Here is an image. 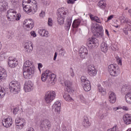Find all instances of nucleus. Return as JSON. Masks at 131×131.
I'll list each match as a JSON object with an SVG mask.
<instances>
[{"label": "nucleus", "mask_w": 131, "mask_h": 131, "mask_svg": "<svg viewBox=\"0 0 131 131\" xmlns=\"http://www.w3.org/2000/svg\"><path fill=\"white\" fill-rule=\"evenodd\" d=\"M18 111H19V108H18L17 107L14 108V110H13V114H14V115L17 114V113H18Z\"/></svg>", "instance_id": "nucleus-53"}, {"label": "nucleus", "mask_w": 131, "mask_h": 131, "mask_svg": "<svg viewBox=\"0 0 131 131\" xmlns=\"http://www.w3.org/2000/svg\"><path fill=\"white\" fill-rule=\"evenodd\" d=\"M98 6L99 8H101V9H105V8H106V3H105V1L101 0L99 2Z\"/></svg>", "instance_id": "nucleus-36"}, {"label": "nucleus", "mask_w": 131, "mask_h": 131, "mask_svg": "<svg viewBox=\"0 0 131 131\" xmlns=\"http://www.w3.org/2000/svg\"><path fill=\"white\" fill-rule=\"evenodd\" d=\"M123 32L125 34V35H128V32L127 31V30H126V29H123Z\"/></svg>", "instance_id": "nucleus-54"}, {"label": "nucleus", "mask_w": 131, "mask_h": 131, "mask_svg": "<svg viewBox=\"0 0 131 131\" xmlns=\"http://www.w3.org/2000/svg\"><path fill=\"white\" fill-rule=\"evenodd\" d=\"M15 122L16 125V127L17 128H18V129H22V128H23L24 127V125L26 124L25 120L19 117H17L15 119Z\"/></svg>", "instance_id": "nucleus-11"}, {"label": "nucleus", "mask_w": 131, "mask_h": 131, "mask_svg": "<svg viewBox=\"0 0 131 131\" xmlns=\"http://www.w3.org/2000/svg\"><path fill=\"white\" fill-rule=\"evenodd\" d=\"M89 16L90 19H91L92 21H95V22H97V23H102L101 20H100V18H99L98 16H94L92 14H90Z\"/></svg>", "instance_id": "nucleus-33"}, {"label": "nucleus", "mask_w": 131, "mask_h": 131, "mask_svg": "<svg viewBox=\"0 0 131 131\" xmlns=\"http://www.w3.org/2000/svg\"><path fill=\"white\" fill-rule=\"evenodd\" d=\"M25 112L26 114H32L33 113V110L31 108H26Z\"/></svg>", "instance_id": "nucleus-43"}, {"label": "nucleus", "mask_w": 131, "mask_h": 131, "mask_svg": "<svg viewBox=\"0 0 131 131\" xmlns=\"http://www.w3.org/2000/svg\"><path fill=\"white\" fill-rule=\"evenodd\" d=\"M71 23H72V17L68 16L67 19V23L65 27L66 30L68 31L71 27Z\"/></svg>", "instance_id": "nucleus-30"}, {"label": "nucleus", "mask_w": 131, "mask_h": 131, "mask_svg": "<svg viewBox=\"0 0 131 131\" xmlns=\"http://www.w3.org/2000/svg\"><path fill=\"white\" fill-rule=\"evenodd\" d=\"M74 3H75V2H74V0H67V4L73 5Z\"/></svg>", "instance_id": "nucleus-52"}, {"label": "nucleus", "mask_w": 131, "mask_h": 131, "mask_svg": "<svg viewBox=\"0 0 131 131\" xmlns=\"http://www.w3.org/2000/svg\"><path fill=\"white\" fill-rule=\"evenodd\" d=\"M130 85H124L121 89V92L122 94H128L130 93L131 94V89H130Z\"/></svg>", "instance_id": "nucleus-27"}, {"label": "nucleus", "mask_w": 131, "mask_h": 131, "mask_svg": "<svg viewBox=\"0 0 131 131\" xmlns=\"http://www.w3.org/2000/svg\"><path fill=\"white\" fill-rule=\"evenodd\" d=\"M70 75L72 77H74V72L73 71V69H71L70 71Z\"/></svg>", "instance_id": "nucleus-51"}, {"label": "nucleus", "mask_w": 131, "mask_h": 131, "mask_svg": "<svg viewBox=\"0 0 131 131\" xmlns=\"http://www.w3.org/2000/svg\"><path fill=\"white\" fill-rule=\"evenodd\" d=\"M89 54V51L86 47L83 46L81 47L79 51V56L81 58V59H85L86 56Z\"/></svg>", "instance_id": "nucleus-16"}, {"label": "nucleus", "mask_w": 131, "mask_h": 131, "mask_svg": "<svg viewBox=\"0 0 131 131\" xmlns=\"http://www.w3.org/2000/svg\"><path fill=\"white\" fill-rule=\"evenodd\" d=\"M125 98L127 103H129V104H131V93H128L126 94L125 96Z\"/></svg>", "instance_id": "nucleus-37"}, {"label": "nucleus", "mask_w": 131, "mask_h": 131, "mask_svg": "<svg viewBox=\"0 0 131 131\" xmlns=\"http://www.w3.org/2000/svg\"><path fill=\"white\" fill-rule=\"evenodd\" d=\"M122 109L123 110H125V111H127L129 110V108L127 107V106H123Z\"/></svg>", "instance_id": "nucleus-58"}, {"label": "nucleus", "mask_w": 131, "mask_h": 131, "mask_svg": "<svg viewBox=\"0 0 131 131\" xmlns=\"http://www.w3.org/2000/svg\"><path fill=\"white\" fill-rule=\"evenodd\" d=\"M35 70V68L32 66V62L29 60H27L24 63L23 70Z\"/></svg>", "instance_id": "nucleus-19"}, {"label": "nucleus", "mask_w": 131, "mask_h": 131, "mask_svg": "<svg viewBox=\"0 0 131 131\" xmlns=\"http://www.w3.org/2000/svg\"><path fill=\"white\" fill-rule=\"evenodd\" d=\"M11 3L14 8H17L19 6L18 0H11Z\"/></svg>", "instance_id": "nucleus-41"}, {"label": "nucleus", "mask_w": 131, "mask_h": 131, "mask_svg": "<svg viewBox=\"0 0 131 131\" xmlns=\"http://www.w3.org/2000/svg\"><path fill=\"white\" fill-rule=\"evenodd\" d=\"M105 34L109 36V31H108V30L106 29L105 30Z\"/></svg>", "instance_id": "nucleus-62"}, {"label": "nucleus", "mask_w": 131, "mask_h": 131, "mask_svg": "<svg viewBox=\"0 0 131 131\" xmlns=\"http://www.w3.org/2000/svg\"><path fill=\"white\" fill-rule=\"evenodd\" d=\"M88 73L90 76H96L97 75V71L94 66H89L88 68Z\"/></svg>", "instance_id": "nucleus-22"}, {"label": "nucleus", "mask_w": 131, "mask_h": 131, "mask_svg": "<svg viewBox=\"0 0 131 131\" xmlns=\"http://www.w3.org/2000/svg\"><path fill=\"white\" fill-rule=\"evenodd\" d=\"M39 16L41 17V18H43V17H45V12L41 11L39 14Z\"/></svg>", "instance_id": "nucleus-55"}, {"label": "nucleus", "mask_w": 131, "mask_h": 131, "mask_svg": "<svg viewBox=\"0 0 131 131\" xmlns=\"http://www.w3.org/2000/svg\"><path fill=\"white\" fill-rule=\"evenodd\" d=\"M42 81H47L49 83L50 85H54L57 79H56V75L49 70H46L41 75Z\"/></svg>", "instance_id": "nucleus-1"}, {"label": "nucleus", "mask_w": 131, "mask_h": 131, "mask_svg": "<svg viewBox=\"0 0 131 131\" xmlns=\"http://www.w3.org/2000/svg\"><path fill=\"white\" fill-rule=\"evenodd\" d=\"M92 31L95 37H102L103 36V27L99 25H93Z\"/></svg>", "instance_id": "nucleus-2"}, {"label": "nucleus", "mask_w": 131, "mask_h": 131, "mask_svg": "<svg viewBox=\"0 0 131 131\" xmlns=\"http://www.w3.org/2000/svg\"><path fill=\"white\" fill-rule=\"evenodd\" d=\"M23 9L24 11H26L27 14L32 15V14H35V12L37 11V3L35 4H31L24 7Z\"/></svg>", "instance_id": "nucleus-7"}, {"label": "nucleus", "mask_w": 131, "mask_h": 131, "mask_svg": "<svg viewBox=\"0 0 131 131\" xmlns=\"http://www.w3.org/2000/svg\"><path fill=\"white\" fill-rule=\"evenodd\" d=\"M2 124L5 127H10L13 124V121L11 118L7 117L2 120Z\"/></svg>", "instance_id": "nucleus-18"}, {"label": "nucleus", "mask_w": 131, "mask_h": 131, "mask_svg": "<svg viewBox=\"0 0 131 131\" xmlns=\"http://www.w3.org/2000/svg\"><path fill=\"white\" fill-rule=\"evenodd\" d=\"M108 71L112 76H117L119 73L118 66L115 64H110L108 67Z\"/></svg>", "instance_id": "nucleus-9"}, {"label": "nucleus", "mask_w": 131, "mask_h": 131, "mask_svg": "<svg viewBox=\"0 0 131 131\" xmlns=\"http://www.w3.org/2000/svg\"><path fill=\"white\" fill-rule=\"evenodd\" d=\"M7 17L8 20L13 22V21H15V16L17 14V12L15 11L14 9H9L7 12Z\"/></svg>", "instance_id": "nucleus-12"}, {"label": "nucleus", "mask_w": 131, "mask_h": 131, "mask_svg": "<svg viewBox=\"0 0 131 131\" xmlns=\"http://www.w3.org/2000/svg\"><path fill=\"white\" fill-rule=\"evenodd\" d=\"M59 54H60L61 56H64V55H65V50H64L63 49H61L60 50H59Z\"/></svg>", "instance_id": "nucleus-49"}, {"label": "nucleus", "mask_w": 131, "mask_h": 131, "mask_svg": "<svg viewBox=\"0 0 131 131\" xmlns=\"http://www.w3.org/2000/svg\"><path fill=\"white\" fill-rule=\"evenodd\" d=\"M38 32L41 36L45 37H49V32L46 31L45 29H39L38 30Z\"/></svg>", "instance_id": "nucleus-31"}, {"label": "nucleus", "mask_w": 131, "mask_h": 131, "mask_svg": "<svg viewBox=\"0 0 131 131\" xmlns=\"http://www.w3.org/2000/svg\"><path fill=\"white\" fill-rule=\"evenodd\" d=\"M97 115L99 117V118H100V119H103V118H104L105 116H107V114H104V113H103V111H100L98 113Z\"/></svg>", "instance_id": "nucleus-39"}, {"label": "nucleus", "mask_w": 131, "mask_h": 131, "mask_svg": "<svg viewBox=\"0 0 131 131\" xmlns=\"http://www.w3.org/2000/svg\"><path fill=\"white\" fill-rule=\"evenodd\" d=\"M9 90L14 95H16L19 93L21 90L20 84L16 81H12L9 83Z\"/></svg>", "instance_id": "nucleus-4"}, {"label": "nucleus", "mask_w": 131, "mask_h": 131, "mask_svg": "<svg viewBox=\"0 0 131 131\" xmlns=\"http://www.w3.org/2000/svg\"><path fill=\"white\" fill-rule=\"evenodd\" d=\"M8 8H9V5L8 4V2L3 1L2 2H0V12H6L7 10H8Z\"/></svg>", "instance_id": "nucleus-21"}, {"label": "nucleus", "mask_w": 131, "mask_h": 131, "mask_svg": "<svg viewBox=\"0 0 131 131\" xmlns=\"http://www.w3.org/2000/svg\"><path fill=\"white\" fill-rule=\"evenodd\" d=\"M63 98L67 102H70V101L72 100V98L70 97V95L67 93L63 95Z\"/></svg>", "instance_id": "nucleus-38"}, {"label": "nucleus", "mask_w": 131, "mask_h": 131, "mask_svg": "<svg viewBox=\"0 0 131 131\" xmlns=\"http://www.w3.org/2000/svg\"><path fill=\"white\" fill-rule=\"evenodd\" d=\"M127 27L129 28V29H130L129 30L130 31L131 30V25H127Z\"/></svg>", "instance_id": "nucleus-64"}, {"label": "nucleus", "mask_w": 131, "mask_h": 131, "mask_svg": "<svg viewBox=\"0 0 131 131\" xmlns=\"http://www.w3.org/2000/svg\"><path fill=\"white\" fill-rule=\"evenodd\" d=\"M48 25H49V26H52V25H53V20H52V18H49Z\"/></svg>", "instance_id": "nucleus-48"}, {"label": "nucleus", "mask_w": 131, "mask_h": 131, "mask_svg": "<svg viewBox=\"0 0 131 131\" xmlns=\"http://www.w3.org/2000/svg\"><path fill=\"white\" fill-rule=\"evenodd\" d=\"M6 59V54H0V61H4Z\"/></svg>", "instance_id": "nucleus-45"}, {"label": "nucleus", "mask_w": 131, "mask_h": 131, "mask_svg": "<svg viewBox=\"0 0 131 131\" xmlns=\"http://www.w3.org/2000/svg\"><path fill=\"white\" fill-rule=\"evenodd\" d=\"M113 109L114 111H117V110H119V107H114Z\"/></svg>", "instance_id": "nucleus-61"}, {"label": "nucleus", "mask_w": 131, "mask_h": 131, "mask_svg": "<svg viewBox=\"0 0 131 131\" xmlns=\"http://www.w3.org/2000/svg\"><path fill=\"white\" fill-rule=\"evenodd\" d=\"M83 125L84 126V127H88L90 126V125H91V123H90V120L88 117H84Z\"/></svg>", "instance_id": "nucleus-32"}, {"label": "nucleus", "mask_w": 131, "mask_h": 131, "mask_svg": "<svg viewBox=\"0 0 131 131\" xmlns=\"http://www.w3.org/2000/svg\"><path fill=\"white\" fill-rule=\"evenodd\" d=\"M57 53L55 52V53L54 56V58H53L54 61H55V60H56V59H57Z\"/></svg>", "instance_id": "nucleus-60"}, {"label": "nucleus", "mask_w": 131, "mask_h": 131, "mask_svg": "<svg viewBox=\"0 0 131 131\" xmlns=\"http://www.w3.org/2000/svg\"><path fill=\"white\" fill-rule=\"evenodd\" d=\"M24 25H26L27 30H31L34 27V23L31 19H26L23 22Z\"/></svg>", "instance_id": "nucleus-14"}, {"label": "nucleus", "mask_w": 131, "mask_h": 131, "mask_svg": "<svg viewBox=\"0 0 131 131\" xmlns=\"http://www.w3.org/2000/svg\"><path fill=\"white\" fill-rule=\"evenodd\" d=\"M30 35L31 36H33V37H36V33L34 31H31Z\"/></svg>", "instance_id": "nucleus-47"}, {"label": "nucleus", "mask_w": 131, "mask_h": 131, "mask_svg": "<svg viewBox=\"0 0 131 131\" xmlns=\"http://www.w3.org/2000/svg\"><path fill=\"white\" fill-rule=\"evenodd\" d=\"M64 84L65 86L67 87L68 93H69V94H71V93H73V92H74V91H73L71 88L72 83H71L70 81L68 80H66L64 81Z\"/></svg>", "instance_id": "nucleus-26"}, {"label": "nucleus", "mask_w": 131, "mask_h": 131, "mask_svg": "<svg viewBox=\"0 0 131 131\" xmlns=\"http://www.w3.org/2000/svg\"><path fill=\"white\" fill-rule=\"evenodd\" d=\"M52 109L56 113H60L61 111V102L60 101H56L52 106Z\"/></svg>", "instance_id": "nucleus-23"}, {"label": "nucleus", "mask_w": 131, "mask_h": 131, "mask_svg": "<svg viewBox=\"0 0 131 131\" xmlns=\"http://www.w3.org/2000/svg\"><path fill=\"white\" fill-rule=\"evenodd\" d=\"M8 66L10 67V68H15L18 65V61H17V59L16 58L11 56L9 57L8 58Z\"/></svg>", "instance_id": "nucleus-17"}, {"label": "nucleus", "mask_w": 131, "mask_h": 131, "mask_svg": "<svg viewBox=\"0 0 131 131\" xmlns=\"http://www.w3.org/2000/svg\"><path fill=\"white\" fill-rule=\"evenodd\" d=\"M101 50L103 53H106L108 51V46L105 42H102L101 45Z\"/></svg>", "instance_id": "nucleus-35"}, {"label": "nucleus", "mask_w": 131, "mask_h": 131, "mask_svg": "<svg viewBox=\"0 0 131 131\" xmlns=\"http://www.w3.org/2000/svg\"><path fill=\"white\" fill-rule=\"evenodd\" d=\"M113 17H114V16L112 15L108 16L107 18V21H110V20H112V19H113Z\"/></svg>", "instance_id": "nucleus-56"}, {"label": "nucleus", "mask_w": 131, "mask_h": 131, "mask_svg": "<svg viewBox=\"0 0 131 131\" xmlns=\"http://www.w3.org/2000/svg\"><path fill=\"white\" fill-rule=\"evenodd\" d=\"M56 98V92L54 91H47L45 93V100L47 104L52 103Z\"/></svg>", "instance_id": "nucleus-5"}, {"label": "nucleus", "mask_w": 131, "mask_h": 131, "mask_svg": "<svg viewBox=\"0 0 131 131\" xmlns=\"http://www.w3.org/2000/svg\"><path fill=\"white\" fill-rule=\"evenodd\" d=\"M35 70L32 69L31 70H23V75L26 79H30L32 78V75L34 73Z\"/></svg>", "instance_id": "nucleus-13"}, {"label": "nucleus", "mask_w": 131, "mask_h": 131, "mask_svg": "<svg viewBox=\"0 0 131 131\" xmlns=\"http://www.w3.org/2000/svg\"><path fill=\"white\" fill-rule=\"evenodd\" d=\"M57 12V22L59 25H63L64 24V16H66V14L68 12L67 10H64V8H59L58 9Z\"/></svg>", "instance_id": "nucleus-3"}, {"label": "nucleus", "mask_w": 131, "mask_h": 131, "mask_svg": "<svg viewBox=\"0 0 131 131\" xmlns=\"http://www.w3.org/2000/svg\"><path fill=\"white\" fill-rule=\"evenodd\" d=\"M110 81H105V84H107L108 85H110V84H110Z\"/></svg>", "instance_id": "nucleus-63"}, {"label": "nucleus", "mask_w": 131, "mask_h": 131, "mask_svg": "<svg viewBox=\"0 0 131 131\" xmlns=\"http://www.w3.org/2000/svg\"><path fill=\"white\" fill-rule=\"evenodd\" d=\"M38 68L39 71H40V68H42V64L41 63H38Z\"/></svg>", "instance_id": "nucleus-57"}, {"label": "nucleus", "mask_w": 131, "mask_h": 131, "mask_svg": "<svg viewBox=\"0 0 131 131\" xmlns=\"http://www.w3.org/2000/svg\"><path fill=\"white\" fill-rule=\"evenodd\" d=\"M31 4L35 5V4H36V1L35 0H23V7L25 8V7L30 5Z\"/></svg>", "instance_id": "nucleus-28"}, {"label": "nucleus", "mask_w": 131, "mask_h": 131, "mask_svg": "<svg viewBox=\"0 0 131 131\" xmlns=\"http://www.w3.org/2000/svg\"><path fill=\"white\" fill-rule=\"evenodd\" d=\"M108 101L111 104H114L116 102V95L114 92L109 93Z\"/></svg>", "instance_id": "nucleus-25"}, {"label": "nucleus", "mask_w": 131, "mask_h": 131, "mask_svg": "<svg viewBox=\"0 0 131 131\" xmlns=\"http://www.w3.org/2000/svg\"><path fill=\"white\" fill-rule=\"evenodd\" d=\"M24 90L26 93L31 92L33 90V83L30 80H27L25 82Z\"/></svg>", "instance_id": "nucleus-15"}, {"label": "nucleus", "mask_w": 131, "mask_h": 131, "mask_svg": "<svg viewBox=\"0 0 131 131\" xmlns=\"http://www.w3.org/2000/svg\"><path fill=\"white\" fill-rule=\"evenodd\" d=\"M7 77H8L7 71L4 68L0 67V81L7 79Z\"/></svg>", "instance_id": "nucleus-20"}, {"label": "nucleus", "mask_w": 131, "mask_h": 131, "mask_svg": "<svg viewBox=\"0 0 131 131\" xmlns=\"http://www.w3.org/2000/svg\"><path fill=\"white\" fill-rule=\"evenodd\" d=\"M42 3L43 5H45V6L49 5V0H42Z\"/></svg>", "instance_id": "nucleus-50"}, {"label": "nucleus", "mask_w": 131, "mask_h": 131, "mask_svg": "<svg viewBox=\"0 0 131 131\" xmlns=\"http://www.w3.org/2000/svg\"><path fill=\"white\" fill-rule=\"evenodd\" d=\"M80 100L83 101V102H84L85 101V99H84V97L82 95H80Z\"/></svg>", "instance_id": "nucleus-59"}, {"label": "nucleus", "mask_w": 131, "mask_h": 131, "mask_svg": "<svg viewBox=\"0 0 131 131\" xmlns=\"http://www.w3.org/2000/svg\"><path fill=\"white\" fill-rule=\"evenodd\" d=\"M20 18H21V14H16L15 15V20H16L17 21H18V20H20Z\"/></svg>", "instance_id": "nucleus-46"}, {"label": "nucleus", "mask_w": 131, "mask_h": 131, "mask_svg": "<svg viewBox=\"0 0 131 131\" xmlns=\"http://www.w3.org/2000/svg\"><path fill=\"white\" fill-rule=\"evenodd\" d=\"M87 47L89 49H95L99 46L98 39L94 37L89 38L86 43Z\"/></svg>", "instance_id": "nucleus-8"}, {"label": "nucleus", "mask_w": 131, "mask_h": 131, "mask_svg": "<svg viewBox=\"0 0 131 131\" xmlns=\"http://www.w3.org/2000/svg\"><path fill=\"white\" fill-rule=\"evenodd\" d=\"M81 84L82 86H83L85 92H90V91H91L92 89L91 82H90L88 78L84 76L81 77Z\"/></svg>", "instance_id": "nucleus-6"}, {"label": "nucleus", "mask_w": 131, "mask_h": 131, "mask_svg": "<svg viewBox=\"0 0 131 131\" xmlns=\"http://www.w3.org/2000/svg\"><path fill=\"white\" fill-rule=\"evenodd\" d=\"M80 23H81V19H78L74 20L72 26L73 28H77L78 26L80 25Z\"/></svg>", "instance_id": "nucleus-34"}, {"label": "nucleus", "mask_w": 131, "mask_h": 131, "mask_svg": "<svg viewBox=\"0 0 131 131\" xmlns=\"http://www.w3.org/2000/svg\"><path fill=\"white\" fill-rule=\"evenodd\" d=\"M52 124L49 120H44L40 123V128L41 130L48 131L51 128Z\"/></svg>", "instance_id": "nucleus-10"}, {"label": "nucleus", "mask_w": 131, "mask_h": 131, "mask_svg": "<svg viewBox=\"0 0 131 131\" xmlns=\"http://www.w3.org/2000/svg\"><path fill=\"white\" fill-rule=\"evenodd\" d=\"M117 62L119 65H122V60L121 58L119 57L118 56L116 57Z\"/></svg>", "instance_id": "nucleus-44"}, {"label": "nucleus", "mask_w": 131, "mask_h": 131, "mask_svg": "<svg viewBox=\"0 0 131 131\" xmlns=\"http://www.w3.org/2000/svg\"><path fill=\"white\" fill-rule=\"evenodd\" d=\"M98 92H99V93H101L102 95H105V94H106V90L104 89L102 87V86L98 85Z\"/></svg>", "instance_id": "nucleus-40"}, {"label": "nucleus", "mask_w": 131, "mask_h": 131, "mask_svg": "<svg viewBox=\"0 0 131 131\" xmlns=\"http://www.w3.org/2000/svg\"><path fill=\"white\" fill-rule=\"evenodd\" d=\"M25 50L27 53H31L33 50V46H32V42L29 41L25 44Z\"/></svg>", "instance_id": "nucleus-24"}, {"label": "nucleus", "mask_w": 131, "mask_h": 131, "mask_svg": "<svg viewBox=\"0 0 131 131\" xmlns=\"http://www.w3.org/2000/svg\"><path fill=\"white\" fill-rule=\"evenodd\" d=\"M123 119L125 124H130L131 123V115L126 114L124 115Z\"/></svg>", "instance_id": "nucleus-29"}, {"label": "nucleus", "mask_w": 131, "mask_h": 131, "mask_svg": "<svg viewBox=\"0 0 131 131\" xmlns=\"http://www.w3.org/2000/svg\"><path fill=\"white\" fill-rule=\"evenodd\" d=\"M5 90L1 86H0V99L2 98H4V96H5Z\"/></svg>", "instance_id": "nucleus-42"}]
</instances>
